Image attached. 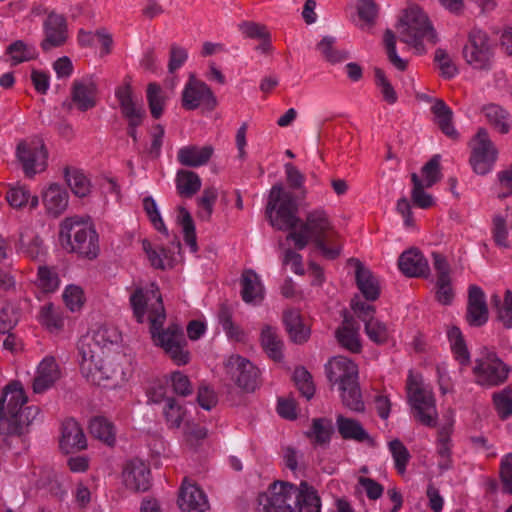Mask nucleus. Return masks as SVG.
Instances as JSON below:
<instances>
[{
  "mask_svg": "<svg viewBox=\"0 0 512 512\" xmlns=\"http://www.w3.org/2000/svg\"><path fill=\"white\" fill-rule=\"evenodd\" d=\"M297 212L298 204L293 194L285 190L281 184L274 185L266 206L270 224L278 230H289L287 240L293 241L296 249H304L311 240L323 257L328 260L338 258L341 253L339 236L326 211H310L304 222L297 216Z\"/></svg>",
  "mask_w": 512,
  "mask_h": 512,
  "instance_id": "nucleus-1",
  "label": "nucleus"
},
{
  "mask_svg": "<svg viewBox=\"0 0 512 512\" xmlns=\"http://www.w3.org/2000/svg\"><path fill=\"white\" fill-rule=\"evenodd\" d=\"M130 305L139 323L144 322L145 315L148 313L147 320L150 324L149 330L154 343L161 347L178 366L188 364L190 353L185 349L187 341L182 327L172 323L166 329L163 328L166 312L156 284L151 283L145 289H135L130 296Z\"/></svg>",
  "mask_w": 512,
  "mask_h": 512,
  "instance_id": "nucleus-2",
  "label": "nucleus"
},
{
  "mask_svg": "<svg viewBox=\"0 0 512 512\" xmlns=\"http://www.w3.org/2000/svg\"><path fill=\"white\" fill-rule=\"evenodd\" d=\"M58 243L68 253L92 260L100 252L99 235L89 218L70 216L59 224Z\"/></svg>",
  "mask_w": 512,
  "mask_h": 512,
  "instance_id": "nucleus-3",
  "label": "nucleus"
},
{
  "mask_svg": "<svg viewBox=\"0 0 512 512\" xmlns=\"http://www.w3.org/2000/svg\"><path fill=\"white\" fill-rule=\"evenodd\" d=\"M77 350L79 372L87 382L94 385H101L112 379L125 359V353L108 355L88 339H80Z\"/></svg>",
  "mask_w": 512,
  "mask_h": 512,
  "instance_id": "nucleus-4",
  "label": "nucleus"
},
{
  "mask_svg": "<svg viewBox=\"0 0 512 512\" xmlns=\"http://www.w3.org/2000/svg\"><path fill=\"white\" fill-rule=\"evenodd\" d=\"M27 402L23 386L13 382L4 390L0 402V433L21 434L37 412L35 407H23Z\"/></svg>",
  "mask_w": 512,
  "mask_h": 512,
  "instance_id": "nucleus-5",
  "label": "nucleus"
},
{
  "mask_svg": "<svg viewBox=\"0 0 512 512\" xmlns=\"http://www.w3.org/2000/svg\"><path fill=\"white\" fill-rule=\"evenodd\" d=\"M327 378L331 384H339L343 404L355 412L365 409L358 383V367L347 357L337 356L326 366Z\"/></svg>",
  "mask_w": 512,
  "mask_h": 512,
  "instance_id": "nucleus-6",
  "label": "nucleus"
},
{
  "mask_svg": "<svg viewBox=\"0 0 512 512\" xmlns=\"http://www.w3.org/2000/svg\"><path fill=\"white\" fill-rule=\"evenodd\" d=\"M398 31L400 40L423 52V41L436 43V33L427 15L418 6L409 7L400 18Z\"/></svg>",
  "mask_w": 512,
  "mask_h": 512,
  "instance_id": "nucleus-7",
  "label": "nucleus"
},
{
  "mask_svg": "<svg viewBox=\"0 0 512 512\" xmlns=\"http://www.w3.org/2000/svg\"><path fill=\"white\" fill-rule=\"evenodd\" d=\"M406 388L415 419L427 427H435L438 413L432 392L423 388L421 378L413 375L412 372L408 375Z\"/></svg>",
  "mask_w": 512,
  "mask_h": 512,
  "instance_id": "nucleus-8",
  "label": "nucleus"
},
{
  "mask_svg": "<svg viewBox=\"0 0 512 512\" xmlns=\"http://www.w3.org/2000/svg\"><path fill=\"white\" fill-rule=\"evenodd\" d=\"M279 485L280 491L284 490L287 512H320V497L306 481H302L299 486L279 481Z\"/></svg>",
  "mask_w": 512,
  "mask_h": 512,
  "instance_id": "nucleus-9",
  "label": "nucleus"
},
{
  "mask_svg": "<svg viewBox=\"0 0 512 512\" xmlns=\"http://www.w3.org/2000/svg\"><path fill=\"white\" fill-rule=\"evenodd\" d=\"M226 375L245 393H252L261 385L260 371L248 359L231 355L224 362Z\"/></svg>",
  "mask_w": 512,
  "mask_h": 512,
  "instance_id": "nucleus-10",
  "label": "nucleus"
},
{
  "mask_svg": "<svg viewBox=\"0 0 512 512\" xmlns=\"http://www.w3.org/2000/svg\"><path fill=\"white\" fill-rule=\"evenodd\" d=\"M511 369L495 353L487 352L476 359L473 373L476 383L481 386L494 387L504 383Z\"/></svg>",
  "mask_w": 512,
  "mask_h": 512,
  "instance_id": "nucleus-11",
  "label": "nucleus"
},
{
  "mask_svg": "<svg viewBox=\"0 0 512 512\" xmlns=\"http://www.w3.org/2000/svg\"><path fill=\"white\" fill-rule=\"evenodd\" d=\"M471 155L469 162L473 171L479 175L489 173L497 160V149L489 138L485 128H479L470 143Z\"/></svg>",
  "mask_w": 512,
  "mask_h": 512,
  "instance_id": "nucleus-12",
  "label": "nucleus"
},
{
  "mask_svg": "<svg viewBox=\"0 0 512 512\" xmlns=\"http://www.w3.org/2000/svg\"><path fill=\"white\" fill-rule=\"evenodd\" d=\"M463 55L474 68L489 69L493 58V44L487 33L477 28L472 29L463 48Z\"/></svg>",
  "mask_w": 512,
  "mask_h": 512,
  "instance_id": "nucleus-13",
  "label": "nucleus"
},
{
  "mask_svg": "<svg viewBox=\"0 0 512 512\" xmlns=\"http://www.w3.org/2000/svg\"><path fill=\"white\" fill-rule=\"evenodd\" d=\"M17 157L27 176L44 171L47 165V151L41 139L21 142L17 147Z\"/></svg>",
  "mask_w": 512,
  "mask_h": 512,
  "instance_id": "nucleus-14",
  "label": "nucleus"
},
{
  "mask_svg": "<svg viewBox=\"0 0 512 512\" xmlns=\"http://www.w3.org/2000/svg\"><path fill=\"white\" fill-rule=\"evenodd\" d=\"M201 105L211 111L215 109L217 100L206 83L191 75L182 92V107L186 110H195Z\"/></svg>",
  "mask_w": 512,
  "mask_h": 512,
  "instance_id": "nucleus-15",
  "label": "nucleus"
},
{
  "mask_svg": "<svg viewBox=\"0 0 512 512\" xmlns=\"http://www.w3.org/2000/svg\"><path fill=\"white\" fill-rule=\"evenodd\" d=\"M177 503L182 512H206L209 509L204 491L187 479H184L181 484Z\"/></svg>",
  "mask_w": 512,
  "mask_h": 512,
  "instance_id": "nucleus-16",
  "label": "nucleus"
},
{
  "mask_svg": "<svg viewBox=\"0 0 512 512\" xmlns=\"http://www.w3.org/2000/svg\"><path fill=\"white\" fill-rule=\"evenodd\" d=\"M61 378V369L53 356H45L37 365L32 388L35 393H43L52 388Z\"/></svg>",
  "mask_w": 512,
  "mask_h": 512,
  "instance_id": "nucleus-17",
  "label": "nucleus"
},
{
  "mask_svg": "<svg viewBox=\"0 0 512 512\" xmlns=\"http://www.w3.org/2000/svg\"><path fill=\"white\" fill-rule=\"evenodd\" d=\"M489 311L483 290L471 285L468 290L466 321L470 326L481 327L488 321Z\"/></svg>",
  "mask_w": 512,
  "mask_h": 512,
  "instance_id": "nucleus-18",
  "label": "nucleus"
},
{
  "mask_svg": "<svg viewBox=\"0 0 512 512\" xmlns=\"http://www.w3.org/2000/svg\"><path fill=\"white\" fill-rule=\"evenodd\" d=\"M42 203L46 213L52 217L62 215L69 204L66 189L58 183H50L41 191Z\"/></svg>",
  "mask_w": 512,
  "mask_h": 512,
  "instance_id": "nucleus-19",
  "label": "nucleus"
},
{
  "mask_svg": "<svg viewBox=\"0 0 512 512\" xmlns=\"http://www.w3.org/2000/svg\"><path fill=\"white\" fill-rule=\"evenodd\" d=\"M59 446L66 454L87 448L86 436L79 423L74 419H67L63 422Z\"/></svg>",
  "mask_w": 512,
  "mask_h": 512,
  "instance_id": "nucleus-20",
  "label": "nucleus"
},
{
  "mask_svg": "<svg viewBox=\"0 0 512 512\" xmlns=\"http://www.w3.org/2000/svg\"><path fill=\"white\" fill-rule=\"evenodd\" d=\"M349 262L355 265L356 285L363 297L367 301L377 300L380 296V285L377 277L360 260L351 258Z\"/></svg>",
  "mask_w": 512,
  "mask_h": 512,
  "instance_id": "nucleus-21",
  "label": "nucleus"
},
{
  "mask_svg": "<svg viewBox=\"0 0 512 512\" xmlns=\"http://www.w3.org/2000/svg\"><path fill=\"white\" fill-rule=\"evenodd\" d=\"M45 38L41 43L44 50L62 45L68 36L66 20L62 15L51 13L44 22Z\"/></svg>",
  "mask_w": 512,
  "mask_h": 512,
  "instance_id": "nucleus-22",
  "label": "nucleus"
},
{
  "mask_svg": "<svg viewBox=\"0 0 512 512\" xmlns=\"http://www.w3.org/2000/svg\"><path fill=\"white\" fill-rule=\"evenodd\" d=\"M398 267L407 277H427L430 271L428 261L417 248L404 251L398 259Z\"/></svg>",
  "mask_w": 512,
  "mask_h": 512,
  "instance_id": "nucleus-23",
  "label": "nucleus"
},
{
  "mask_svg": "<svg viewBox=\"0 0 512 512\" xmlns=\"http://www.w3.org/2000/svg\"><path fill=\"white\" fill-rule=\"evenodd\" d=\"M72 103L81 111H87L96 106L98 100L97 85L91 79L74 81L71 89Z\"/></svg>",
  "mask_w": 512,
  "mask_h": 512,
  "instance_id": "nucleus-24",
  "label": "nucleus"
},
{
  "mask_svg": "<svg viewBox=\"0 0 512 512\" xmlns=\"http://www.w3.org/2000/svg\"><path fill=\"white\" fill-rule=\"evenodd\" d=\"M81 339H88L93 345L100 346L101 350L106 351L108 355L124 353L123 351H117L122 337L119 330L113 326H101L93 332L92 336L87 335Z\"/></svg>",
  "mask_w": 512,
  "mask_h": 512,
  "instance_id": "nucleus-25",
  "label": "nucleus"
},
{
  "mask_svg": "<svg viewBox=\"0 0 512 512\" xmlns=\"http://www.w3.org/2000/svg\"><path fill=\"white\" fill-rule=\"evenodd\" d=\"M17 249L20 254L32 260H38L46 254L43 240L31 228H25L21 232Z\"/></svg>",
  "mask_w": 512,
  "mask_h": 512,
  "instance_id": "nucleus-26",
  "label": "nucleus"
},
{
  "mask_svg": "<svg viewBox=\"0 0 512 512\" xmlns=\"http://www.w3.org/2000/svg\"><path fill=\"white\" fill-rule=\"evenodd\" d=\"M6 200L14 209L34 210L39 205V197L31 193L26 185L17 184L11 186L6 192Z\"/></svg>",
  "mask_w": 512,
  "mask_h": 512,
  "instance_id": "nucleus-27",
  "label": "nucleus"
},
{
  "mask_svg": "<svg viewBox=\"0 0 512 512\" xmlns=\"http://www.w3.org/2000/svg\"><path fill=\"white\" fill-rule=\"evenodd\" d=\"M357 330L358 326L355 320L345 312L342 326L336 330L335 335L339 344L353 353H358L361 350Z\"/></svg>",
  "mask_w": 512,
  "mask_h": 512,
  "instance_id": "nucleus-28",
  "label": "nucleus"
},
{
  "mask_svg": "<svg viewBox=\"0 0 512 512\" xmlns=\"http://www.w3.org/2000/svg\"><path fill=\"white\" fill-rule=\"evenodd\" d=\"M212 155L213 148L211 146L199 147L196 145H189L179 149L177 159L183 166L199 167L207 164Z\"/></svg>",
  "mask_w": 512,
  "mask_h": 512,
  "instance_id": "nucleus-29",
  "label": "nucleus"
},
{
  "mask_svg": "<svg viewBox=\"0 0 512 512\" xmlns=\"http://www.w3.org/2000/svg\"><path fill=\"white\" fill-rule=\"evenodd\" d=\"M257 501L259 512H287L284 490L280 491L279 481L269 487L268 493L260 494Z\"/></svg>",
  "mask_w": 512,
  "mask_h": 512,
  "instance_id": "nucleus-30",
  "label": "nucleus"
},
{
  "mask_svg": "<svg viewBox=\"0 0 512 512\" xmlns=\"http://www.w3.org/2000/svg\"><path fill=\"white\" fill-rule=\"evenodd\" d=\"M431 111L434 114V122L441 132L450 139L457 140L459 134L453 126V112L448 105L443 100L437 99Z\"/></svg>",
  "mask_w": 512,
  "mask_h": 512,
  "instance_id": "nucleus-31",
  "label": "nucleus"
},
{
  "mask_svg": "<svg viewBox=\"0 0 512 512\" xmlns=\"http://www.w3.org/2000/svg\"><path fill=\"white\" fill-rule=\"evenodd\" d=\"M151 472L148 465L140 459L130 460V490L146 492L151 487Z\"/></svg>",
  "mask_w": 512,
  "mask_h": 512,
  "instance_id": "nucleus-32",
  "label": "nucleus"
},
{
  "mask_svg": "<svg viewBox=\"0 0 512 512\" xmlns=\"http://www.w3.org/2000/svg\"><path fill=\"white\" fill-rule=\"evenodd\" d=\"M241 297L246 303L260 302L264 291L259 276L253 270H245L241 276Z\"/></svg>",
  "mask_w": 512,
  "mask_h": 512,
  "instance_id": "nucleus-33",
  "label": "nucleus"
},
{
  "mask_svg": "<svg viewBox=\"0 0 512 512\" xmlns=\"http://www.w3.org/2000/svg\"><path fill=\"white\" fill-rule=\"evenodd\" d=\"M283 322L293 342L302 344L308 340L310 329L304 325L300 313L297 310L285 311L283 314Z\"/></svg>",
  "mask_w": 512,
  "mask_h": 512,
  "instance_id": "nucleus-34",
  "label": "nucleus"
},
{
  "mask_svg": "<svg viewBox=\"0 0 512 512\" xmlns=\"http://www.w3.org/2000/svg\"><path fill=\"white\" fill-rule=\"evenodd\" d=\"M336 423L338 432L343 439L355 440L357 442H373L372 438L357 420L339 415Z\"/></svg>",
  "mask_w": 512,
  "mask_h": 512,
  "instance_id": "nucleus-35",
  "label": "nucleus"
},
{
  "mask_svg": "<svg viewBox=\"0 0 512 512\" xmlns=\"http://www.w3.org/2000/svg\"><path fill=\"white\" fill-rule=\"evenodd\" d=\"M261 346L270 359L280 362L283 359V341L276 329L266 325L260 335Z\"/></svg>",
  "mask_w": 512,
  "mask_h": 512,
  "instance_id": "nucleus-36",
  "label": "nucleus"
},
{
  "mask_svg": "<svg viewBox=\"0 0 512 512\" xmlns=\"http://www.w3.org/2000/svg\"><path fill=\"white\" fill-rule=\"evenodd\" d=\"M488 123L499 133L507 134L510 131V114L497 104H488L482 108Z\"/></svg>",
  "mask_w": 512,
  "mask_h": 512,
  "instance_id": "nucleus-37",
  "label": "nucleus"
},
{
  "mask_svg": "<svg viewBox=\"0 0 512 512\" xmlns=\"http://www.w3.org/2000/svg\"><path fill=\"white\" fill-rule=\"evenodd\" d=\"M64 177L72 193L79 198L87 197L91 192L90 179L77 168H66Z\"/></svg>",
  "mask_w": 512,
  "mask_h": 512,
  "instance_id": "nucleus-38",
  "label": "nucleus"
},
{
  "mask_svg": "<svg viewBox=\"0 0 512 512\" xmlns=\"http://www.w3.org/2000/svg\"><path fill=\"white\" fill-rule=\"evenodd\" d=\"M146 99L151 116L154 119L161 118L167 101L166 92L158 83L151 82L147 85Z\"/></svg>",
  "mask_w": 512,
  "mask_h": 512,
  "instance_id": "nucleus-39",
  "label": "nucleus"
},
{
  "mask_svg": "<svg viewBox=\"0 0 512 512\" xmlns=\"http://www.w3.org/2000/svg\"><path fill=\"white\" fill-rule=\"evenodd\" d=\"M176 188L181 197L191 198L201 188V179L193 171L179 170L176 175Z\"/></svg>",
  "mask_w": 512,
  "mask_h": 512,
  "instance_id": "nucleus-40",
  "label": "nucleus"
},
{
  "mask_svg": "<svg viewBox=\"0 0 512 512\" xmlns=\"http://www.w3.org/2000/svg\"><path fill=\"white\" fill-rule=\"evenodd\" d=\"M90 434L107 444L112 446L116 440V431L114 425L105 417H94L89 424Z\"/></svg>",
  "mask_w": 512,
  "mask_h": 512,
  "instance_id": "nucleus-41",
  "label": "nucleus"
},
{
  "mask_svg": "<svg viewBox=\"0 0 512 512\" xmlns=\"http://www.w3.org/2000/svg\"><path fill=\"white\" fill-rule=\"evenodd\" d=\"M447 335L456 360L461 366H468L470 364V353L461 330L457 326H452Z\"/></svg>",
  "mask_w": 512,
  "mask_h": 512,
  "instance_id": "nucleus-42",
  "label": "nucleus"
},
{
  "mask_svg": "<svg viewBox=\"0 0 512 512\" xmlns=\"http://www.w3.org/2000/svg\"><path fill=\"white\" fill-rule=\"evenodd\" d=\"M37 318L39 323L52 333L59 332L64 325L62 315L50 303L41 307Z\"/></svg>",
  "mask_w": 512,
  "mask_h": 512,
  "instance_id": "nucleus-43",
  "label": "nucleus"
},
{
  "mask_svg": "<svg viewBox=\"0 0 512 512\" xmlns=\"http://www.w3.org/2000/svg\"><path fill=\"white\" fill-rule=\"evenodd\" d=\"M317 49L328 62L333 64L343 62L349 57L347 51L335 47V38L331 36H325L317 44Z\"/></svg>",
  "mask_w": 512,
  "mask_h": 512,
  "instance_id": "nucleus-44",
  "label": "nucleus"
},
{
  "mask_svg": "<svg viewBox=\"0 0 512 512\" xmlns=\"http://www.w3.org/2000/svg\"><path fill=\"white\" fill-rule=\"evenodd\" d=\"M219 322L230 339L242 341L245 337L243 330L232 321V310L226 304H222L219 311Z\"/></svg>",
  "mask_w": 512,
  "mask_h": 512,
  "instance_id": "nucleus-45",
  "label": "nucleus"
},
{
  "mask_svg": "<svg viewBox=\"0 0 512 512\" xmlns=\"http://www.w3.org/2000/svg\"><path fill=\"white\" fill-rule=\"evenodd\" d=\"M333 432L332 422L327 418H316L312 422L311 430L307 432L309 438H313L319 445L327 444Z\"/></svg>",
  "mask_w": 512,
  "mask_h": 512,
  "instance_id": "nucleus-46",
  "label": "nucleus"
},
{
  "mask_svg": "<svg viewBox=\"0 0 512 512\" xmlns=\"http://www.w3.org/2000/svg\"><path fill=\"white\" fill-rule=\"evenodd\" d=\"M7 54L12 64L16 65L36 58L37 50L32 45L25 44L22 41H16L8 47Z\"/></svg>",
  "mask_w": 512,
  "mask_h": 512,
  "instance_id": "nucleus-47",
  "label": "nucleus"
},
{
  "mask_svg": "<svg viewBox=\"0 0 512 512\" xmlns=\"http://www.w3.org/2000/svg\"><path fill=\"white\" fill-rule=\"evenodd\" d=\"M293 381L301 393L307 400H310L315 394V385L312 375L305 367H297L293 373Z\"/></svg>",
  "mask_w": 512,
  "mask_h": 512,
  "instance_id": "nucleus-48",
  "label": "nucleus"
},
{
  "mask_svg": "<svg viewBox=\"0 0 512 512\" xmlns=\"http://www.w3.org/2000/svg\"><path fill=\"white\" fill-rule=\"evenodd\" d=\"M141 244L142 250L145 253L150 265L154 269L165 270L167 267L165 260L170 258V251L163 247H161L159 250L153 248L152 244L147 239H143Z\"/></svg>",
  "mask_w": 512,
  "mask_h": 512,
  "instance_id": "nucleus-49",
  "label": "nucleus"
},
{
  "mask_svg": "<svg viewBox=\"0 0 512 512\" xmlns=\"http://www.w3.org/2000/svg\"><path fill=\"white\" fill-rule=\"evenodd\" d=\"M411 181L413 183L411 198L414 205L422 209L432 207L434 205L433 197L424 191L426 186L416 173H412Z\"/></svg>",
  "mask_w": 512,
  "mask_h": 512,
  "instance_id": "nucleus-50",
  "label": "nucleus"
},
{
  "mask_svg": "<svg viewBox=\"0 0 512 512\" xmlns=\"http://www.w3.org/2000/svg\"><path fill=\"white\" fill-rule=\"evenodd\" d=\"M217 197L218 192L215 187H207L203 190L201 197L198 199L197 217L199 219L203 221L210 220Z\"/></svg>",
  "mask_w": 512,
  "mask_h": 512,
  "instance_id": "nucleus-51",
  "label": "nucleus"
},
{
  "mask_svg": "<svg viewBox=\"0 0 512 512\" xmlns=\"http://www.w3.org/2000/svg\"><path fill=\"white\" fill-rule=\"evenodd\" d=\"M178 211V220L183 228L184 240L186 244L190 247L191 251L196 252L198 250V246L196 241V232L193 219L189 211L186 210L184 207H179Z\"/></svg>",
  "mask_w": 512,
  "mask_h": 512,
  "instance_id": "nucleus-52",
  "label": "nucleus"
},
{
  "mask_svg": "<svg viewBox=\"0 0 512 512\" xmlns=\"http://www.w3.org/2000/svg\"><path fill=\"white\" fill-rule=\"evenodd\" d=\"M36 284L43 292L52 293L58 289L60 280L54 269L40 266L38 268Z\"/></svg>",
  "mask_w": 512,
  "mask_h": 512,
  "instance_id": "nucleus-53",
  "label": "nucleus"
},
{
  "mask_svg": "<svg viewBox=\"0 0 512 512\" xmlns=\"http://www.w3.org/2000/svg\"><path fill=\"white\" fill-rule=\"evenodd\" d=\"M373 71L375 83L380 89L383 100L390 105L395 104L398 96L390 81L387 79L384 70L379 67H375Z\"/></svg>",
  "mask_w": 512,
  "mask_h": 512,
  "instance_id": "nucleus-54",
  "label": "nucleus"
},
{
  "mask_svg": "<svg viewBox=\"0 0 512 512\" xmlns=\"http://www.w3.org/2000/svg\"><path fill=\"white\" fill-rule=\"evenodd\" d=\"M493 404L498 413V416L505 420L512 415V397L511 390L505 388L500 392L493 394Z\"/></svg>",
  "mask_w": 512,
  "mask_h": 512,
  "instance_id": "nucleus-55",
  "label": "nucleus"
},
{
  "mask_svg": "<svg viewBox=\"0 0 512 512\" xmlns=\"http://www.w3.org/2000/svg\"><path fill=\"white\" fill-rule=\"evenodd\" d=\"M63 300L70 311H79L85 302L83 289L74 284L68 285L64 289Z\"/></svg>",
  "mask_w": 512,
  "mask_h": 512,
  "instance_id": "nucleus-56",
  "label": "nucleus"
},
{
  "mask_svg": "<svg viewBox=\"0 0 512 512\" xmlns=\"http://www.w3.org/2000/svg\"><path fill=\"white\" fill-rule=\"evenodd\" d=\"M384 45L388 60L391 62V64L400 71L406 70L407 61L403 60L397 55L396 37L395 34L389 29H387L384 33Z\"/></svg>",
  "mask_w": 512,
  "mask_h": 512,
  "instance_id": "nucleus-57",
  "label": "nucleus"
},
{
  "mask_svg": "<svg viewBox=\"0 0 512 512\" xmlns=\"http://www.w3.org/2000/svg\"><path fill=\"white\" fill-rule=\"evenodd\" d=\"M422 175L424 177V185L426 188L432 187L442 178L440 169V155H434L423 167Z\"/></svg>",
  "mask_w": 512,
  "mask_h": 512,
  "instance_id": "nucleus-58",
  "label": "nucleus"
},
{
  "mask_svg": "<svg viewBox=\"0 0 512 512\" xmlns=\"http://www.w3.org/2000/svg\"><path fill=\"white\" fill-rule=\"evenodd\" d=\"M389 449L394 458L396 469L400 474H403L410 459V454L407 448L400 440L395 439L389 443Z\"/></svg>",
  "mask_w": 512,
  "mask_h": 512,
  "instance_id": "nucleus-59",
  "label": "nucleus"
},
{
  "mask_svg": "<svg viewBox=\"0 0 512 512\" xmlns=\"http://www.w3.org/2000/svg\"><path fill=\"white\" fill-rule=\"evenodd\" d=\"M365 331L368 337L377 344L385 343L389 336L386 325L375 318L366 322Z\"/></svg>",
  "mask_w": 512,
  "mask_h": 512,
  "instance_id": "nucleus-60",
  "label": "nucleus"
},
{
  "mask_svg": "<svg viewBox=\"0 0 512 512\" xmlns=\"http://www.w3.org/2000/svg\"><path fill=\"white\" fill-rule=\"evenodd\" d=\"M183 408L176 402L174 398H167L166 405L164 408V415L166 421L172 428H178L184 416Z\"/></svg>",
  "mask_w": 512,
  "mask_h": 512,
  "instance_id": "nucleus-61",
  "label": "nucleus"
},
{
  "mask_svg": "<svg viewBox=\"0 0 512 512\" xmlns=\"http://www.w3.org/2000/svg\"><path fill=\"white\" fill-rule=\"evenodd\" d=\"M143 208L154 228L161 233H167V228L157 209V205L151 196H147L143 199Z\"/></svg>",
  "mask_w": 512,
  "mask_h": 512,
  "instance_id": "nucleus-62",
  "label": "nucleus"
},
{
  "mask_svg": "<svg viewBox=\"0 0 512 512\" xmlns=\"http://www.w3.org/2000/svg\"><path fill=\"white\" fill-rule=\"evenodd\" d=\"M499 473L503 492L512 495V453L502 458Z\"/></svg>",
  "mask_w": 512,
  "mask_h": 512,
  "instance_id": "nucleus-63",
  "label": "nucleus"
},
{
  "mask_svg": "<svg viewBox=\"0 0 512 512\" xmlns=\"http://www.w3.org/2000/svg\"><path fill=\"white\" fill-rule=\"evenodd\" d=\"M238 27L242 34L250 39H262L270 34L265 25L253 21H243Z\"/></svg>",
  "mask_w": 512,
  "mask_h": 512,
  "instance_id": "nucleus-64",
  "label": "nucleus"
}]
</instances>
